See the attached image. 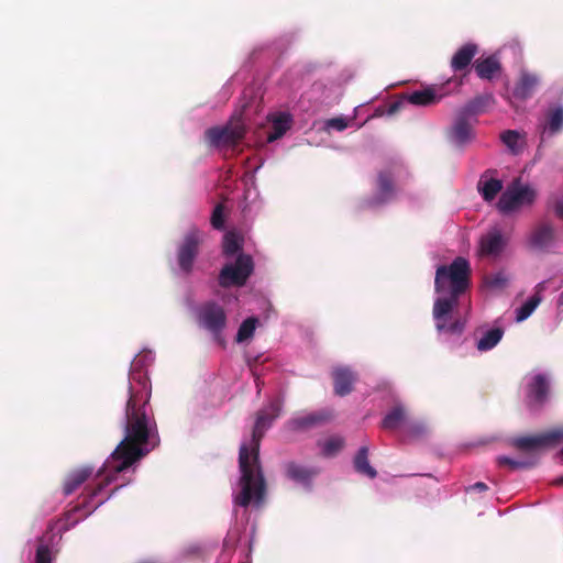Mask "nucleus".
<instances>
[{
	"mask_svg": "<svg viewBox=\"0 0 563 563\" xmlns=\"http://www.w3.org/2000/svg\"><path fill=\"white\" fill-rule=\"evenodd\" d=\"M150 391H129L125 404L124 438L104 463V470L119 474L158 445L157 427L150 410Z\"/></svg>",
	"mask_w": 563,
	"mask_h": 563,
	"instance_id": "nucleus-1",
	"label": "nucleus"
},
{
	"mask_svg": "<svg viewBox=\"0 0 563 563\" xmlns=\"http://www.w3.org/2000/svg\"><path fill=\"white\" fill-rule=\"evenodd\" d=\"M282 401L275 399L268 407L256 415L255 424L249 443H242L239 452L240 493L234 496V504L243 508L252 503L260 505L266 494V481L260 462V446L265 431L280 415Z\"/></svg>",
	"mask_w": 563,
	"mask_h": 563,
	"instance_id": "nucleus-2",
	"label": "nucleus"
},
{
	"mask_svg": "<svg viewBox=\"0 0 563 563\" xmlns=\"http://www.w3.org/2000/svg\"><path fill=\"white\" fill-rule=\"evenodd\" d=\"M471 266L466 258L457 256L450 265H440L435 272L434 290L438 294L449 292V297H440L433 305L435 329L440 333L461 335L465 321L461 318L453 320L452 311L459 303V297L470 286Z\"/></svg>",
	"mask_w": 563,
	"mask_h": 563,
	"instance_id": "nucleus-3",
	"label": "nucleus"
},
{
	"mask_svg": "<svg viewBox=\"0 0 563 563\" xmlns=\"http://www.w3.org/2000/svg\"><path fill=\"white\" fill-rule=\"evenodd\" d=\"M246 128L241 117L233 115L223 126H212L206 130L205 137L214 147H234L245 136Z\"/></svg>",
	"mask_w": 563,
	"mask_h": 563,
	"instance_id": "nucleus-4",
	"label": "nucleus"
},
{
	"mask_svg": "<svg viewBox=\"0 0 563 563\" xmlns=\"http://www.w3.org/2000/svg\"><path fill=\"white\" fill-rule=\"evenodd\" d=\"M537 197V192L528 185H521L519 181H514L500 196L497 208L504 213L508 214L523 206H531Z\"/></svg>",
	"mask_w": 563,
	"mask_h": 563,
	"instance_id": "nucleus-5",
	"label": "nucleus"
},
{
	"mask_svg": "<svg viewBox=\"0 0 563 563\" xmlns=\"http://www.w3.org/2000/svg\"><path fill=\"white\" fill-rule=\"evenodd\" d=\"M562 440L563 430L556 429L537 435L512 438L510 444L516 450L530 454L529 457H537L542 449L553 446Z\"/></svg>",
	"mask_w": 563,
	"mask_h": 563,
	"instance_id": "nucleus-6",
	"label": "nucleus"
},
{
	"mask_svg": "<svg viewBox=\"0 0 563 563\" xmlns=\"http://www.w3.org/2000/svg\"><path fill=\"white\" fill-rule=\"evenodd\" d=\"M253 272V260L250 255L240 254L234 264L223 266L219 274V284L223 288L243 286Z\"/></svg>",
	"mask_w": 563,
	"mask_h": 563,
	"instance_id": "nucleus-7",
	"label": "nucleus"
},
{
	"mask_svg": "<svg viewBox=\"0 0 563 563\" xmlns=\"http://www.w3.org/2000/svg\"><path fill=\"white\" fill-rule=\"evenodd\" d=\"M153 362L151 352L139 354L131 364L129 375V391H150L152 393V385L147 374V366Z\"/></svg>",
	"mask_w": 563,
	"mask_h": 563,
	"instance_id": "nucleus-8",
	"label": "nucleus"
},
{
	"mask_svg": "<svg viewBox=\"0 0 563 563\" xmlns=\"http://www.w3.org/2000/svg\"><path fill=\"white\" fill-rule=\"evenodd\" d=\"M201 244V235L197 229L189 230L183 242L178 246L177 261L179 268L185 274H190L192 271L194 262L199 254Z\"/></svg>",
	"mask_w": 563,
	"mask_h": 563,
	"instance_id": "nucleus-9",
	"label": "nucleus"
},
{
	"mask_svg": "<svg viewBox=\"0 0 563 563\" xmlns=\"http://www.w3.org/2000/svg\"><path fill=\"white\" fill-rule=\"evenodd\" d=\"M198 322L214 336H218L227 325V313L217 302L208 301L198 310Z\"/></svg>",
	"mask_w": 563,
	"mask_h": 563,
	"instance_id": "nucleus-10",
	"label": "nucleus"
},
{
	"mask_svg": "<svg viewBox=\"0 0 563 563\" xmlns=\"http://www.w3.org/2000/svg\"><path fill=\"white\" fill-rule=\"evenodd\" d=\"M442 95H438L435 89L429 87L422 90H416L411 93L402 96L399 100L389 104L388 114H395L400 111L407 103L427 107L438 103Z\"/></svg>",
	"mask_w": 563,
	"mask_h": 563,
	"instance_id": "nucleus-11",
	"label": "nucleus"
},
{
	"mask_svg": "<svg viewBox=\"0 0 563 563\" xmlns=\"http://www.w3.org/2000/svg\"><path fill=\"white\" fill-rule=\"evenodd\" d=\"M333 419V412L329 409L310 412L305 416L295 417L288 421L291 431L309 430L329 423Z\"/></svg>",
	"mask_w": 563,
	"mask_h": 563,
	"instance_id": "nucleus-12",
	"label": "nucleus"
},
{
	"mask_svg": "<svg viewBox=\"0 0 563 563\" xmlns=\"http://www.w3.org/2000/svg\"><path fill=\"white\" fill-rule=\"evenodd\" d=\"M506 246V240L497 229L490 230L481 238V254L485 256H498Z\"/></svg>",
	"mask_w": 563,
	"mask_h": 563,
	"instance_id": "nucleus-13",
	"label": "nucleus"
},
{
	"mask_svg": "<svg viewBox=\"0 0 563 563\" xmlns=\"http://www.w3.org/2000/svg\"><path fill=\"white\" fill-rule=\"evenodd\" d=\"M545 122L542 125L541 139L551 137L563 130V107L551 106L544 114Z\"/></svg>",
	"mask_w": 563,
	"mask_h": 563,
	"instance_id": "nucleus-14",
	"label": "nucleus"
},
{
	"mask_svg": "<svg viewBox=\"0 0 563 563\" xmlns=\"http://www.w3.org/2000/svg\"><path fill=\"white\" fill-rule=\"evenodd\" d=\"M93 467L89 465L77 467L70 471L63 484V493L65 496L71 495L75 490H77L84 483L88 481V478L92 475Z\"/></svg>",
	"mask_w": 563,
	"mask_h": 563,
	"instance_id": "nucleus-15",
	"label": "nucleus"
},
{
	"mask_svg": "<svg viewBox=\"0 0 563 563\" xmlns=\"http://www.w3.org/2000/svg\"><path fill=\"white\" fill-rule=\"evenodd\" d=\"M331 376L334 383L335 395L343 397L353 390L356 376L349 367H336L332 371Z\"/></svg>",
	"mask_w": 563,
	"mask_h": 563,
	"instance_id": "nucleus-16",
	"label": "nucleus"
},
{
	"mask_svg": "<svg viewBox=\"0 0 563 563\" xmlns=\"http://www.w3.org/2000/svg\"><path fill=\"white\" fill-rule=\"evenodd\" d=\"M450 140L456 146H464L473 139V129L468 122V118L459 113L455 122L450 130Z\"/></svg>",
	"mask_w": 563,
	"mask_h": 563,
	"instance_id": "nucleus-17",
	"label": "nucleus"
},
{
	"mask_svg": "<svg viewBox=\"0 0 563 563\" xmlns=\"http://www.w3.org/2000/svg\"><path fill=\"white\" fill-rule=\"evenodd\" d=\"M554 240V229L549 223L538 225L529 236V244L538 251H547Z\"/></svg>",
	"mask_w": 563,
	"mask_h": 563,
	"instance_id": "nucleus-18",
	"label": "nucleus"
},
{
	"mask_svg": "<svg viewBox=\"0 0 563 563\" xmlns=\"http://www.w3.org/2000/svg\"><path fill=\"white\" fill-rule=\"evenodd\" d=\"M540 82L536 74L522 70L514 88V96L520 100L530 98Z\"/></svg>",
	"mask_w": 563,
	"mask_h": 563,
	"instance_id": "nucleus-19",
	"label": "nucleus"
},
{
	"mask_svg": "<svg viewBox=\"0 0 563 563\" xmlns=\"http://www.w3.org/2000/svg\"><path fill=\"white\" fill-rule=\"evenodd\" d=\"M286 476L294 482L310 487L312 478L318 474L314 468H308L296 462H289L285 466Z\"/></svg>",
	"mask_w": 563,
	"mask_h": 563,
	"instance_id": "nucleus-20",
	"label": "nucleus"
},
{
	"mask_svg": "<svg viewBox=\"0 0 563 563\" xmlns=\"http://www.w3.org/2000/svg\"><path fill=\"white\" fill-rule=\"evenodd\" d=\"M477 54V45L467 43L456 51L451 59V67L454 71H461L468 67Z\"/></svg>",
	"mask_w": 563,
	"mask_h": 563,
	"instance_id": "nucleus-21",
	"label": "nucleus"
},
{
	"mask_svg": "<svg viewBox=\"0 0 563 563\" xmlns=\"http://www.w3.org/2000/svg\"><path fill=\"white\" fill-rule=\"evenodd\" d=\"M474 67L477 76L487 80H490L494 75L501 69L500 62L496 55H490L486 58L477 59Z\"/></svg>",
	"mask_w": 563,
	"mask_h": 563,
	"instance_id": "nucleus-22",
	"label": "nucleus"
},
{
	"mask_svg": "<svg viewBox=\"0 0 563 563\" xmlns=\"http://www.w3.org/2000/svg\"><path fill=\"white\" fill-rule=\"evenodd\" d=\"M549 394V382L542 374H538L533 377L529 384V397L532 398L537 404L542 405Z\"/></svg>",
	"mask_w": 563,
	"mask_h": 563,
	"instance_id": "nucleus-23",
	"label": "nucleus"
},
{
	"mask_svg": "<svg viewBox=\"0 0 563 563\" xmlns=\"http://www.w3.org/2000/svg\"><path fill=\"white\" fill-rule=\"evenodd\" d=\"M494 102V97L492 95H482L477 96L474 99L470 100L460 111L461 114L466 118L471 115H476L484 112L490 103Z\"/></svg>",
	"mask_w": 563,
	"mask_h": 563,
	"instance_id": "nucleus-24",
	"label": "nucleus"
},
{
	"mask_svg": "<svg viewBox=\"0 0 563 563\" xmlns=\"http://www.w3.org/2000/svg\"><path fill=\"white\" fill-rule=\"evenodd\" d=\"M354 468L357 473L366 475L369 478H375L377 476L376 470L371 466L368 462V446L363 445L357 451L354 457Z\"/></svg>",
	"mask_w": 563,
	"mask_h": 563,
	"instance_id": "nucleus-25",
	"label": "nucleus"
},
{
	"mask_svg": "<svg viewBox=\"0 0 563 563\" xmlns=\"http://www.w3.org/2000/svg\"><path fill=\"white\" fill-rule=\"evenodd\" d=\"M406 420V410L401 405L395 406L382 420L380 427L388 431L398 429Z\"/></svg>",
	"mask_w": 563,
	"mask_h": 563,
	"instance_id": "nucleus-26",
	"label": "nucleus"
},
{
	"mask_svg": "<svg viewBox=\"0 0 563 563\" xmlns=\"http://www.w3.org/2000/svg\"><path fill=\"white\" fill-rule=\"evenodd\" d=\"M504 330L501 328H493L486 331L477 341L476 347L481 352L494 349L503 339Z\"/></svg>",
	"mask_w": 563,
	"mask_h": 563,
	"instance_id": "nucleus-27",
	"label": "nucleus"
},
{
	"mask_svg": "<svg viewBox=\"0 0 563 563\" xmlns=\"http://www.w3.org/2000/svg\"><path fill=\"white\" fill-rule=\"evenodd\" d=\"M478 189L485 201H493L501 191L503 183L499 179L492 178L484 181L483 184L479 181Z\"/></svg>",
	"mask_w": 563,
	"mask_h": 563,
	"instance_id": "nucleus-28",
	"label": "nucleus"
},
{
	"mask_svg": "<svg viewBox=\"0 0 563 563\" xmlns=\"http://www.w3.org/2000/svg\"><path fill=\"white\" fill-rule=\"evenodd\" d=\"M497 463L499 466H508L510 470H525L536 466L538 464V457L514 460L508 456H498Z\"/></svg>",
	"mask_w": 563,
	"mask_h": 563,
	"instance_id": "nucleus-29",
	"label": "nucleus"
},
{
	"mask_svg": "<svg viewBox=\"0 0 563 563\" xmlns=\"http://www.w3.org/2000/svg\"><path fill=\"white\" fill-rule=\"evenodd\" d=\"M542 298L537 291L533 296H531L521 307L516 310V321L522 322L528 319L536 308L540 305Z\"/></svg>",
	"mask_w": 563,
	"mask_h": 563,
	"instance_id": "nucleus-30",
	"label": "nucleus"
},
{
	"mask_svg": "<svg viewBox=\"0 0 563 563\" xmlns=\"http://www.w3.org/2000/svg\"><path fill=\"white\" fill-rule=\"evenodd\" d=\"M378 191L383 200H387L394 192L393 175L388 170L380 172L377 178Z\"/></svg>",
	"mask_w": 563,
	"mask_h": 563,
	"instance_id": "nucleus-31",
	"label": "nucleus"
},
{
	"mask_svg": "<svg viewBox=\"0 0 563 563\" xmlns=\"http://www.w3.org/2000/svg\"><path fill=\"white\" fill-rule=\"evenodd\" d=\"M257 322L258 320L255 317H250L245 319L238 330L235 341L238 343H242L251 339L254 335Z\"/></svg>",
	"mask_w": 563,
	"mask_h": 563,
	"instance_id": "nucleus-32",
	"label": "nucleus"
},
{
	"mask_svg": "<svg viewBox=\"0 0 563 563\" xmlns=\"http://www.w3.org/2000/svg\"><path fill=\"white\" fill-rule=\"evenodd\" d=\"M344 439L341 437H331L321 444L322 455L331 457L336 455L344 446Z\"/></svg>",
	"mask_w": 563,
	"mask_h": 563,
	"instance_id": "nucleus-33",
	"label": "nucleus"
},
{
	"mask_svg": "<svg viewBox=\"0 0 563 563\" xmlns=\"http://www.w3.org/2000/svg\"><path fill=\"white\" fill-rule=\"evenodd\" d=\"M509 283V277L505 272H497L485 276V284L489 288L501 289Z\"/></svg>",
	"mask_w": 563,
	"mask_h": 563,
	"instance_id": "nucleus-34",
	"label": "nucleus"
},
{
	"mask_svg": "<svg viewBox=\"0 0 563 563\" xmlns=\"http://www.w3.org/2000/svg\"><path fill=\"white\" fill-rule=\"evenodd\" d=\"M241 249V244L234 233H228L223 241V253L227 256L236 254Z\"/></svg>",
	"mask_w": 563,
	"mask_h": 563,
	"instance_id": "nucleus-35",
	"label": "nucleus"
},
{
	"mask_svg": "<svg viewBox=\"0 0 563 563\" xmlns=\"http://www.w3.org/2000/svg\"><path fill=\"white\" fill-rule=\"evenodd\" d=\"M210 221L216 230H222L224 228V206L222 203H218L214 207Z\"/></svg>",
	"mask_w": 563,
	"mask_h": 563,
	"instance_id": "nucleus-36",
	"label": "nucleus"
},
{
	"mask_svg": "<svg viewBox=\"0 0 563 563\" xmlns=\"http://www.w3.org/2000/svg\"><path fill=\"white\" fill-rule=\"evenodd\" d=\"M35 563H53L52 551L47 544H38L35 553Z\"/></svg>",
	"mask_w": 563,
	"mask_h": 563,
	"instance_id": "nucleus-37",
	"label": "nucleus"
},
{
	"mask_svg": "<svg viewBox=\"0 0 563 563\" xmlns=\"http://www.w3.org/2000/svg\"><path fill=\"white\" fill-rule=\"evenodd\" d=\"M500 139L506 146L515 151L519 140V133L514 130H507L501 133Z\"/></svg>",
	"mask_w": 563,
	"mask_h": 563,
	"instance_id": "nucleus-38",
	"label": "nucleus"
},
{
	"mask_svg": "<svg viewBox=\"0 0 563 563\" xmlns=\"http://www.w3.org/2000/svg\"><path fill=\"white\" fill-rule=\"evenodd\" d=\"M325 126L328 129H332L335 131H343L349 126V121L343 117H336V118L329 119L325 122Z\"/></svg>",
	"mask_w": 563,
	"mask_h": 563,
	"instance_id": "nucleus-39",
	"label": "nucleus"
},
{
	"mask_svg": "<svg viewBox=\"0 0 563 563\" xmlns=\"http://www.w3.org/2000/svg\"><path fill=\"white\" fill-rule=\"evenodd\" d=\"M109 483L110 478H106L104 481L98 483L95 487H86L85 492L87 494V501H91L95 497H97Z\"/></svg>",
	"mask_w": 563,
	"mask_h": 563,
	"instance_id": "nucleus-40",
	"label": "nucleus"
},
{
	"mask_svg": "<svg viewBox=\"0 0 563 563\" xmlns=\"http://www.w3.org/2000/svg\"><path fill=\"white\" fill-rule=\"evenodd\" d=\"M274 130H275V132L268 136L269 142L275 141L276 139L280 137L285 133L286 126H283L282 122L277 121L274 123Z\"/></svg>",
	"mask_w": 563,
	"mask_h": 563,
	"instance_id": "nucleus-41",
	"label": "nucleus"
},
{
	"mask_svg": "<svg viewBox=\"0 0 563 563\" xmlns=\"http://www.w3.org/2000/svg\"><path fill=\"white\" fill-rule=\"evenodd\" d=\"M554 212L559 218L563 219V200H558L554 203Z\"/></svg>",
	"mask_w": 563,
	"mask_h": 563,
	"instance_id": "nucleus-42",
	"label": "nucleus"
},
{
	"mask_svg": "<svg viewBox=\"0 0 563 563\" xmlns=\"http://www.w3.org/2000/svg\"><path fill=\"white\" fill-rule=\"evenodd\" d=\"M470 489L477 492H486L488 489V486L483 482H477L474 485H472Z\"/></svg>",
	"mask_w": 563,
	"mask_h": 563,
	"instance_id": "nucleus-43",
	"label": "nucleus"
},
{
	"mask_svg": "<svg viewBox=\"0 0 563 563\" xmlns=\"http://www.w3.org/2000/svg\"><path fill=\"white\" fill-rule=\"evenodd\" d=\"M69 516H70V512H68L66 515L65 519L59 520V522L62 525V527L59 528L60 531H67L68 529H70L71 525L67 523V519L69 518Z\"/></svg>",
	"mask_w": 563,
	"mask_h": 563,
	"instance_id": "nucleus-44",
	"label": "nucleus"
},
{
	"mask_svg": "<svg viewBox=\"0 0 563 563\" xmlns=\"http://www.w3.org/2000/svg\"><path fill=\"white\" fill-rule=\"evenodd\" d=\"M553 484L556 486H563V476L553 481Z\"/></svg>",
	"mask_w": 563,
	"mask_h": 563,
	"instance_id": "nucleus-45",
	"label": "nucleus"
},
{
	"mask_svg": "<svg viewBox=\"0 0 563 563\" xmlns=\"http://www.w3.org/2000/svg\"><path fill=\"white\" fill-rule=\"evenodd\" d=\"M558 303H559V306H563V291L560 294Z\"/></svg>",
	"mask_w": 563,
	"mask_h": 563,
	"instance_id": "nucleus-46",
	"label": "nucleus"
},
{
	"mask_svg": "<svg viewBox=\"0 0 563 563\" xmlns=\"http://www.w3.org/2000/svg\"><path fill=\"white\" fill-rule=\"evenodd\" d=\"M256 386H257V387H258V386H262V383H260V379H258V378L256 379Z\"/></svg>",
	"mask_w": 563,
	"mask_h": 563,
	"instance_id": "nucleus-47",
	"label": "nucleus"
},
{
	"mask_svg": "<svg viewBox=\"0 0 563 563\" xmlns=\"http://www.w3.org/2000/svg\"><path fill=\"white\" fill-rule=\"evenodd\" d=\"M256 386H257V387H258V386H262V383H260V379H258V378L256 379Z\"/></svg>",
	"mask_w": 563,
	"mask_h": 563,
	"instance_id": "nucleus-48",
	"label": "nucleus"
},
{
	"mask_svg": "<svg viewBox=\"0 0 563 563\" xmlns=\"http://www.w3.org/2000/svg\"><path fill=\"white\" fill-rule=\"evenodd\" d=\"M102 503H103V499L99 500V501L97 503L96 507H97V506H99V505H101Z\"/></svg>",
	"mask_w": 563,
	"mask_h": 563,
	"instance_id": "nucleus-49",
	"label": "nucleus"
},
{
	"mask_svg": "<svg viewBox=\"0 0 563 563\" xmlns=\"http://www.w3.org/2000/svg\"><path fill=\"white\" fill-rule=\"evenodd\" d=\"M102 472H103V470H100V471L98 472V474H97V475H98V476H101V475H102Z\"/></svg>",
	"mask_w": 563,
	"mask_h": 563,
	"instance_id": "nucleus-50",
	"label": "nucleus"
},
{
	"mask_svg": "<svg viewBox=\"0 0 563 563\" xmlns=\"http://www.w3.org/2000/svg\"><path fill=\"white\" fill-rule=\"evenodd\" d=\"M537 288L541 289L542 288V284H538Z\"/></svg>",
	"mask_w": 563,
	"mask_h": 563,
	"instance_id": "nucleus-51",
	"label": "nucleus"
},
{
	"mask_svg": "<svg viewBox=\"0 0 563 563\" xmlns=\"http://www.w3.org/2000/svg\"><path fill=\"white\" fill-rule=\"evenodd\" d=\"M560 454L563 456V449L561 450Z\"/></svg>",
	"mask_w": 563,
	"mask_h": 563,
	"instance_id": "nucleus-52",
	"label": "nucleus"
}]
</instances>
